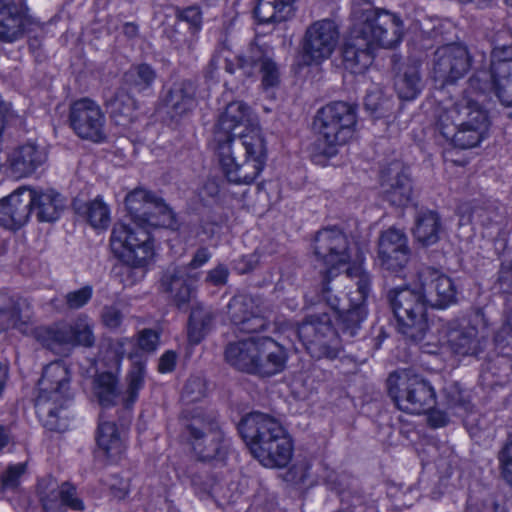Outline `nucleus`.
<instances>
[{
    "label": "nucleus",
    "instance_id": "f257e3e1",
    "mask_svg": "<svg viewBox=\"0 0 512 512\" xmlns=\"http://www.w3.org/2000/svg\"><path fill=\"white\" fill-rule=\"evenodd\" d=\"M126 210L135 224L116 223L112 229L110 246L122 261L125 283L132 285L145 276V267L153 257L150 228H177L176 215L165 200L150 190L137 187L125 197Z\"/></svg>",
    "mask_w": 512,
    "mask_h": 512
},
{
    "label": "nucleus",
    "instance_id": "f03ea898",
    "mask_svg": "<svg viewBox=\"0 0 512 512\" xmlns=\"http://www.w3.org/2000/svg\"><path fill=\"white\" fill-rule=\"evenodd\" d=\"M354 21L343 46V62L352 73L365 72L373 63L379 48L396 47L404 36V23L399 15L370 3H356L352 8Z\"/></svg>",
    "mask_w": 512,
    "mask_h": 512
},
{
    "label": "nucleus",
    "instance_id": "7ed1b4c3",
    "mask_svg": "<svg viewBox=\"0 0 512 512\" xmlns=\"http://www.w3.org/2000/svg\"><path fill=\"white\" fill-rule=\"evenodd\" d=\"M237 429L252 456L264 467L283 468L290 462L292 439L275 417L251 412L240 420Z\"/></svg>",
    "mask_w": 512,
    "mask_h": 512
},
{
    "label": "nucleus",
    "instance_id": "20e7f679",
    "mask_svg": "<svg viewBox=\"0 0 512 512\" xmlns=\"http://www.w3.org/2000/svg\"><path fill=\"white\" fill-rule=\"evenodd\" d=\"M287 349L271 337H249L227 344L225 361L235 370L259 378L282 373L288 362Z\"/></svg>",
    "mask_w": 512,
    "mask_h": 512
},
{
    "label": "nucleus",
    "instance_id": "39448f33",
    "mask_svg": "<svg viewBox=\"0 0 512 512\" xmlns=\"http://www.w3.org/2000/svg\"><path fill=\"white\" fill-rule=\"evenodd\" d=\"M183 436L197 459L204 463L224 464L231 451V439L216 413H197L183 424Z\"/></svg>",
    "mask_w": 512,
    "mask_h": 512
},
{
    "label": "nucleus",
    "instance_id": "423d86ee",
    "mask_svg": "<svg viewBox=\"0 0 512 512\" xmlns=\"http://www.w3.org/2000/svg\"><path fill=\"white\" fill-rule=\"evenodd\" d=\"M72 400L70 392V371L61 360L53 361L43 369L38 381V395L35 399L36 413L49 430H58L57 413Z\"/></svg>",
    "mask_w": 512,
    "mask_h": 512
},
{
    "label": "nucleus",
    "instance_id": "0eeeda50",
    "mask_svg": "<svg viewBox=\"0 0 512 512\" xmlns=\"http://www.w3.org/2000/svg\"><path fill=\"white\" fill-rule=\"evenodd\" d=\"M387 300L396 318L398 332L412 343H421L429 332V304L422 289L393 288L388 291Z\"/></svg>",
    "mask_w": 512,
    "mask_h": 512
},
{
    "label": "nucleus",
    "instance_id": "6e6552de",
    "mask_svg": "<svg viewBox=\"0 0 512 512\" xmlns=\"http://www.w3.org/2000/svg\"><path fill=\"white\" fill-rule=\"evenodd\" d=\"M386 382L388 395L403 412L421 414L436 404L434 387L413 369L396 370L389 374Z\"/></svg>",
    "mask_w": 512,
    "mask_h": 512
},
{
    "label": "nucleus",
    "instance_id": "1a4fd4ad",
    "mask_svg": "<svg viewBox=\"0 0 512 512\" xmlns=\"http://www.w3.org/2000/svg\"><path fill=\"white\" fill-rule=\"evenodd\" d=\"M295 334L303 348L315 359H335L339 354V340L327 313L307 316L296 328Z\"/></svg>",
    "mask_w": 512,
    "mask_h": 512
},
{
    "label": "nucleus",
    "instance_id": "9d476101",
    "mask_svg": "<svg viewBox=\"0 0 512 512\" xmlns=\"http://www.w3.org/2000/svg\"><path fill=\"white\" fill-rule=\"evenodd\" d=\"M340 31L331 19L312 22L305 30L300 42L301 59L306 65H319L335 52Z\"/></svg>",
    "mask_w": 512,
    "mask_h": 512
},
{
    "label": "nucleus",
    "instance_id": "9b49d317",
    "mask_svg": "<svg viewBox=\"0 0 512 512\" xmlns=\"http://www.w3.org/2000/svg\"><path fill=\"white\" fill-rule=\"evenodd\" d=\"M313 252L326 268V277L337 276L338 268L351 260V248L347 235L335 227L319 230L313 241Z\"/></svg>",
    "mask_w": 512,
    "mask_h": 512
},
{
    "label": "nucleus",
    "instance_id": "f8f14e48",
    "mask_svg": "<svg viewBox=\"0 0 512 512\" xmlns=\"http://www.w3.org/2000/svg\"><path fill=\"white\" fill-rule=\"evenodd\" d=\"M211 145L217 155L242 154L244 151L243 156L263 163L267 161L266 140L260 130H248L239 135L232 134L231 130H215Z\"/></svg>",
    "mask_w": 512,
    "mask_h": 512
},
{
    "label": "nucleus",
    "instance_id": "ddd939ff",
    "mask_svg": "<svg viewBox=\"0 0 512 512\" xmlns=\"http://www.w3.org/2000/svg\"><path fill=\"white\" fill-rule=\"evenodd\" d=\"M266 307L260 295L236 294L226 305V314L232 324L246 333H257L267 329Z\"/></svg>",
    "mask_w": 512,
    "mask_h": 512
},
{
    "label": "nucleus",
    "instance_id": "4468645a",
    "mask_svg": "<svg viewBox=\"0 0 512 512\" xmlns=\"http://www.w3.org/2000/svg\"><path fill=\"white\" fill-rule=\"evenodd\" d=\"M470 68V57L466 47L450 44L436 50L433 76L442 86L452 84L464 77Z\"/></svg>",
    "mask_w": 512,
    "mask_h": 512
},
{
    "label": "nucleus",
    "instance_id": "2eb2a0df",
    "mask_svg": "<svg viewBox=\"0 0 512 512\" xmlns=\"http://www.w3.org/2000/svg\"><path fill=\"white\" fill-rule=\"evenodd\" d=\"M377 248L380 266L391 272L397 273L403 270L411 256L407 235L395 227L381 232Z\"/></svg>",
    "mask_w": 512,
    "mask_h": 512
},
{
    "label": "nucleus",
    "instance_id": "dca6fc26",
    "mask_svg": "<svg viewBox=\"0 0 512 512\" xmlns=\"http://www.w3.org/2000/svg\"><path fill=\"white\" fill-rule=\"evenodd\" d=\"M380 186L383 199L392 206L404 207L412 198V182L408 168L393 160L380 171Z\"/></svg>",
    "mask_w": 512,
    "mask_h": 512
},
{
    "label": "nucleus",
    "instance_id": "f3484780",
    "mask_svg": "<svg viewBox=\"0 0 512 512\" xmlns=\"http://www.w3.org/2000/svg\"><path fill=\"white\" fill-rule=\"evenodd\" d=\"M238 65L248 76L253 75L255 68L259 67L263 91L269 97L274 96V90L281 82V73L278 65L259 46H250L246 53L239 55Z\"/></svg>",
    "mask_w": 512,
    "mask_h": 512
},
{
    "label": "nucleus",
    "instance_id": "a211bd4d",
    "mask_svg": "<svg viewBox=\"0 0 512 512\" xmlns=\"http://www.w3.org/2000/svg\"><path fill=\"white\" fill-rule=\"evenodd\" d=\"M35 24L26 7L12 0H0V42L21 40Z\"/></svg>",
    "mask_w": 512,
    "mask_h": 512
},
{
    "label": "nucleus",
    "instance_id": "6ab92c4d",
    "mask_svg": "<svg viewBox=\"0 0 512 512\" xmlns=\"http://www.w3.org/2000/svg\"><path fill=\"white\" fill-rule=\"evenodd\" d=\"M200 277V272H191L179 265H170L162 273L160 289L169 295L178 308H181L190 302L194 291L193 285Z\"/></svg>",
    "mask_w": 512,
    "mask_h": 512
},
{
    "label": "nucleus",
    "instance_id": "aec40b11",
    "mask_svg": "<svg viewBox=\"0 0 512 512\" xmlns=\"http://www.w3.org/2000/svg\"><path fill=\"white\" fill-rule=\"evenodd\" d=\"M50 348L57 345L82 346L91 348L95 344L93 324L89 317L80 314L71 324L61 325L46 330Z\"/></svg>",
    "mask_w": 512,
    "mask_h": 512
},
{
    "label": "nucleus",
    "instance_id": "412c9836",
    "mask_svg": "<svg viewBox=\"0 0 512 512\" xmlns=\"http://www.w3.org/2000/svg\"><path fill=\"white\" fill-rule=\"evenodd\" d=\"M421 289L431 307L446 308L457 301V288L453 280L433 268L420 273Z\"/></svg>",
    "mask_w": 512,
    "mask_h": 512
},
{
    "label": "nucleus",
    "instance_id": "4be33fe9",
    "mask_svg": "<svg viewBox=\"0 0 512 512\" xmlns=\"http://www.w3.org/2000/svg\"><path fill=\"white\" fill-rule=\"evenodd\" d=\"M33 194L28 186H21L0 200V225L9 229L22 227L33 212Z\"/></svg>",
    "mask_w": 512,
    "mask_h": 512
},
{
    "label": "nucleus",
    "instance_id": "5701e85b",
    "mask_svg": "<svg viewBox=\"0 0 512 512\" xmlns=\"http://www.w3.org/2000/svg\"><path fill=\"white\" fill-rule=\"evenodd\" d=\"M491 78L495 95L503 105L512 106V48H495L491 59Z\"/></svg>",
    "mask_w": 512,
    "mask_h": 512
},
{
    "label": "nucleus",
    "instance_id": "b1692460",
    "mask_svg": "<svg viewBox=\"0 0 512 512\" xmlns=\"http://www.w3.org/2000/svg\"><path fill=\"white\" fill-rule=\"evenodd\" d=\"M48 159V150L35 142H27L15 148L8 156L11 173L17 177H28L41 168Z\"/></svg>",
    "mask_w": 512,
    "mask_h": 512
},
{
    "label": "nucleus",
    "instance_id": "393cba45",
    "mask_svg": "<svg viewBox=\"0 0 512 512\" xmlns=\"http://www.w3.org/2000/svg\"><path fill=\"white\" fill-rule=\"evenodd\" d=\"M440 128L455 126L456 128H480L489 125L487 112L474 102L467 101L465 105L457 104L438 116Z\"/></svg>",
    "mask_w": 512,
    "mask_h": 512
},
{
    "label": "nucleus",
    "instance_id": "a878e982",
    "mask_svg": "<svg viewBox=\"0 0 512 512\" xmlns=\"http://www.w3.org/2000/svg\"><path fill=\"white\" fill-rule=\"evenodd\" d=\"M222 170L227 180L234 184L249 185L259 176L266 163L243 156L242 154L228 153L218 155Z\"/></svg>",
    "mask_w": 512,
    "mask_h": 512
},
{
    "label": "nucleus",
    "instance_id": "bb28decb",
    "mask_svg": "<svg viewBox=\"0 0 512 512\" xmlns=\"http://www.w3.org/2000/svg\"><path fill=\"white\" fill-rule=\"evenodd\" d=\"M357 124V107L343 101L319 109L313 121L314 128H353Z\"/></svg>",
    "mask_w": 512,
    "mask_h": 512
},
{
    "label": "nucleus",
    "instance_id": "cd10ccee",
    "mask_svg": "<svg viewBox=\"0 0 512 512\" xmlns=\"http://www.w3.org/2000/svg\"><path fill=\"white\" fill-rule=\"evenodd\" d=\"M164 107L172 121L178 123L195 107V86L191 81L175 83L164 98Z\"/></svg>",
    "mask_w": 512,
    "mask_h": 512
},
{
    "label": "nucleus",
    "instance_id": "c85d7f7f",
    "mask_svg": "<svg viewBox=\"0 0 512 512\" xmlns=\"http://www.w3.org/2000/svg\"><path fill=\"white\" fill-rule=\"evenodd\" d=\"M353 130H318L309 146L311 160L318 165H324L327 159L338 153V148L344 145L352 136Z\"/></svg>",
    "mask_w": 512,
    "mask_h": 512
},
{
    "label": "nucleus",
    "instance_id": "c756f323",
    "mask_svg": "<svg viewBox=\"0 0 512 512\" xmlns=\"http://www.w3.org/2000/svg\"><path fill=\"white\" fill-rule=\"evenodd\" d=\"M30 302L26 298L0 291V329H21L30 318Z\"/></svg>",
    "mask_w": 512,
    "mask_h": 512
},
{
    "label": "nucleus",
    "instance_id": "7c9ffc66",
    "mask_svg": "<svg viewBox=\"0 0 512 512\" xmlns=\"http://www.w3.org/2000/svg\"><path fill=\"white\" fill-rule=\"evenodd\" d=\"M133 360L130 370L127 373V388L122 397L123 416L121 417V426H125L131 419V408L138 399L139 391L144 387L146 376V361L137 353L131 355Z\"/></svg>",
    "mask_w": 512,
    "mask_h": 512
},
{
    "label": "nucleus",
    "instance_id": "2f4dec72",
    "mask_svg": "<svg viewBox=\"0 0 512 512\" xmlns=\"http://www.w3.org/2000/svg\"><path fill=\"white\" fill-rule=\"evenodd\" d=\"M69 122L72 128H103L106 115L96 101L84 97L71 104Z\"/></svg>",
    "mask_w": 512,
    "mask_h": 512
},
{
    "label": "nucleus",
    "instance_id": "473e14b6",
    "mask_svg": "<svg viewBox=\"0 0 512 512\" xmlns=\"http://www.w3.org/2000/svg\"><path fill=\"white\" fill-rule=\"evenodd\" d=\"M33 212L40 222H55L65 208L64 197L54 189L31 188Z\"/></svg>",
    "mask_w": 512,
    "mask_h": 512
},
{
    "label": "nucleus",
    "instance_id": "72a5a7b5",
    "mask_svg": "<svg viewBox=\"0 0 512 512\" xmlns=\"http://www.w3.org/2000/svg\"><path fill=\"white\" fill-rule=\"evenodd\" d=\"M367 315V306L364 303H351L348 309L338 311L334 328L336 336L342 341H352L360 334Z\"/></svg>",
    "mask_w": 512,
    "mask_h": 512
},
{
    "label": "nucleus",
    "instance_id": "f704fd0d",
    "mask_svg": "<svg viewBox=\"0 0 512 512\" xmlns=\"http://www.w3.org/2000/svg\"><path fill=\"white\" fill-rule=\"evenodd\" d=\"M443 231L442 222L436 211L419 210L414 218L412 229L415 240L424 247L436 244L440 240Z\"/></svg>",
    "mask_w": 512,
    "mask_h": 512
},
{
    "label": "nucleus",
    "instance_id": "c9c22d12",
    "mask_svg": "<svg viewBox=\"0 0 512 512\" xmlns=\"http://www.w3.org/2000/svg\"><path fill=\"white\" fill-rule=\"evenodd\" d=\"M325 485L334 491L340 498L342 504L348 507H357L363 503V496L360 493L357 482L346 474L330 471L324 478Z\"/></svg>",
    "mask_w": 512,
    "mask_h": 512
},
{
    "label": "nucleus",
    "instance_id": "e433bc0d",
    "mask_svg": "<svg viewBox=\"0 0 512 512\" xmlns=\"http://www.w3.org/2000/svg\"><path fill=\"white\" fill-rule=\"evenodd\" d=\"M93 394L103 408L115 406L120 399L119 381L112 372H101L93 379Z\"/></svg>",
    "mask_w": 512,
    "mask_h": 512
},
{
    "label": "nucleus",
    "instance_id": "4c0bfd02",
    "mask_svg": "<svg viewBox=\"0 0 512 512\" xmlns=\"http://www.w3.org/2000/svg\"><path fill=\"white\" fill-rule=\"evenodd\" d=\"M423 87L420 75V65L411 63L404 66L395 79V89L398 96L404 100H412L418 96Z\"/></svg>",
    "mask_w": 512,
    "mask_h": 512
},
{
    "label": "nucleus",
    "instance_id": "58836bf2",
    "mask_svg": "<svg viewBox=\"0 0 512 512\" xmlns=\"http://www.w3.org/2000/svg\"><path fill=\"white\" fill-rule=\"evenodd\" d=\"M296 0H259L255 15L262 23L282 22L294 13Z\"/></svg>",
    "mask_w": 512,
    "mask_h": 512
},
{
    "label": "nucleus",
    "instance_id": "ea45409f",
    "mask_svg": "<svg viewBox=\"0 0 512 512\" xmlns=\"http://www.w3.org/2000/svg\"><path fill=\"white\" fill-rule=\"evenodd\" d=\"M215 315L210 308L197 305L192 308L188 321V339L193 345L199 344L213 328Z\"/></svg>",
    "mask_w": 512,
    "mask_h": 512
},
{
    "label": "nucleus",
    "instance_id": "a19ab883",
    "mask_svg": "<svg viewBox=\"0 0 512 512\" xmlns=\"http://www.w3.org/2000/svg\"><path fill=\"white\" fill-rule=\"evenodd\" d=\"M219 128H253L258 125L257 118L243 102L229 103L218 120Z\"/></svg>",
    "mask_w": 512,
    "mask_h": 512
},
{
    "label": "nucleus",
    "instance_id": "79ce46f5",
    "mask_svg": "<svg viewBox=\"0 0 512 512\" xmlns=\"http://www.w3.org/2000/svg\"><path fill=\"white\" fill-rule=\"evenodd\" d=\"M478 330L474 326L455 328L448 333V343L459 355H478L480 352Z\"/></svg>",
    "mask_w": 512,
    "mask_h": 512
},
{
    "label": "nucleus",
    "instance_id": "37998d69",
    "mask_svg": "<svg viewBox=\"0 0 512 512\" xmlns=\"http://www.w3.org/2000/svg\"><path fill=\"white\" fill-rule=\"evenodd\" d=\"M97 444L108 457L116 458L124 451V444L115 422L101 421L98 426Z\"/></svg>",
    "mask_w": 512,
    "mask_h": 512
},
{
    "label": "nucleus",
    "instance_id": "c03bdc74",
    "mask_svg": "<svg viewBox=\"0 0 512 512\" xmlns=\"http://www.w3.org/2000/svg\"><path fill=\"white\" fill-rule=\"evenodd\" d=\"M37 495L45 512H66L61 501L59 484L51 476L41 478L37 483Z\"/></svg>",
    "mask_w": 512,
    "mask_h": 512
},
{
    "label": "nucleus",
    "instance_id": "a18cd8bd",
    "mask_svg": "<svg viewBox=\"0 0 512 512\" xmlns=\"http://www.w3.org/2000/svg\"><path fill=\"white\" fill-rule=\"evenodd\" d=\"M77 212L87 219L94 228H107L110 223L108 206L100 199L87 202L77 208Z\"/></svg>",
    "mask_w": 512,
    "mask_h": 512
},
{
    "label": "nucleus",
    "instance_id": "49530a36",
    "mask_svg": "<svg viewBox=\"0 0 512 512\" xmlns=\"http://www.w3.org/2000/svg\"><path fill=\"white\" fill-rule=\"evenodd\" d=\"M156 77L155 71L147 64L132 66L125 74L127 84L137 91H143L150 87Z\"/></svg>",
    "mask_w": 512,
    "mask_h": 512
},
{
    "label": "nucleus",
    "instance_id": "de8ad7c7",
    "mask_svg": "<svg viewBox=\"0 0 512 512\" xmlns=\"http://www.w3.org/2000/svg\"><path fill=\"white\" fill-rule=\"evenodd\" d=\"M441 134L453 147L459 149L473 148L484 138L479 130H441Z\"/></svg>",
    "mask_w": 512,
    "mask_h": 512
},
{
    "label": "nucleus",
    "instance_id": "09e8293b",
    "mask_svg": "<svg viewBox=\"0 0 512 512\" xmlns=\"http://www.w3.org/2000/svg\"><path fill=\"white\" fill-rule=\"evenodd\" d=\"M190 485L195 495L203 500L212 497L213 490L218 483L217 477L206 471H194L189 475Z\"/></svg>",
    "mask_w": 512,
    "mask_h": 512
},
{
    "label": "nucleus",
    "instance_id": "8fccbe9b",
    "mask_svg": "<svg viewBox=\"0 0 512 512\" xmlns=\"http://www.w3.org/2000/svg\"><path fill=\"white\" fill-rule=\"evenodd\" d=\"M109 104L112 117L116 119L115 124L125 126L133 110V100L124 92H118Z\"/></svg>",
    "mask_w": 512,
    "mask_h": 512
},
{
    "label": "nucleus",
    "instance_id": "3c124183",
    "mask_svg": "<svg viewBox=\"0 0 512 512\" xmlns=\"http://www.w3.org/2000/svg\"><path fill=\"white\" fill-rule=\"evenodd\" d=\"M93 288L86 285L78 290L70 291L64 296V301L56 307L61 309L77 310L84 307L92 298Z\"/></svg>",
    "mask_w": 512,
    "mask_h": 512
},
{
    "label": "nucleus",
    "instance_id": "603ef678",
    "mask_svg": "<svg viewBox=\"0 0 512 512\" xmlns=\"http://www.w3.org/2000/svg\"><path fill=\"white\" fill-rule=\"evenodd\" d=\"M335 276L326 277V271L322 274V284L319 293L317 294L318 302L325 303L335 313L340 311L341 298L330 286V281Z\"/></svg>",
    "mask_w": 512,
    "mask_h": 512
},
{
    "label": "nucleus",
    "instance_id": "864d4df0",
    "mask_svg": "<svg viewBox=\"0 0 512 512\" xmlns=\"http://www.w3.org/2000/svg\"><path fill=\"white\" fill-rule=\"evenodd\" d=\"M25 471V463L9 465L0 477L1 490H16L20 484V478Z\"/></svg>",
    "mask_w": 512,
    "mask_h": 512
},
{
    "label": "nucleus",
    "instance_id": "5fc2aeb1",
    "mask_svg": "<svg viewBox=\"0 0 512 512\" xmlns=\"http://www.w3.org/2000/svg\"><path fill=\"white\" fill-rule=\"evenodd\" d=\"M348 272L356 279L355 284L357 286V293L359 294V298L355 303L366 304V299L368 298L371 291V275L361 267L349 268Z\"/></svg>",
    "mask_w": 512,
    "mask_h": 512
},
{
    "label": "nucleus",
    "instance_id": "6e6d98bb",
    "mask_svg": "<svg viewBox=\"0 0 512 512\" xmlns=\"http://www.w3.org/2000/svg\"><path fill=\"white\" fill-rule=\"evenodd\" d=\"M59 492L63 508H70L74 511H84L85 505L83 500L78 496L77 489L69 482H63L59 485Z\"/></svg>",
    "mask_w": 512,
    "mask_h": 512
},
{
    "label": "nucleus",
    "instance_id": "4d7b16f0",
    "mask_svg": "<svg viewBox=\"0 0 512 512\" xmlns=\"http://www.w3.org/2000/svg\"><path fill=\"white\" fill-rule=\"evenodd\" d=\"M444 404L448 409H468V401H466L462 390L457 383H451L443 389Z\"/></svg>",
    "mask_w": 512,
    "mask_h": 512
},
{
    "label": "nucleus",
    "instance_id": "13d9d810",
    "mask_svg": "<svg viewBox=\"0 0 512 512\" xmlns=\"http://www.w3.org/2000/svg\"><path fill=\"white\" fill-rule=\"evenodd\" d=\"M501 476L512 487V440H508L498 452Z\"/></svg>",
    "mask_w": 512,
    "mask_h": 512
},
{
    "label": "nucleus",
    "instance_id": "bf43d9fd",
    "mask_svg": "<svg viewBox=\"0 0 512 512\" xmlns=\"http://www.w3.org/2000/svg\"><path fill=\"white\" fill-rule=\"evenodd\" d=\"M205 383L200 377H191L183 388V396L190 402L200 400L205 395Z\"/></svg>",
    "mask_w": 512,
    "mask_h": 512
},
{
    "label": "nucleus",
    "instance_id": "052dcab7",
    "mask_svg": "<svg viewBox=\"0 0 512 512\" xmlns=\"http://www.w3.org/2000/svg\"><path fill=\"white\" fill-rule=\"evenodd\" d=\"M494 341L500 349L512 348V311L506 316L502 326L495 334Z\"/></svg>",
    "mask_w": 512,
    "mask_h": 512
},
{
    "label": "nucleus",
    "instance_id": "680f3d73",
    "mask_svg": "<svg viewBox=\"0 0 512 512\" xmlns=\"http://www.w3.org/2000/svg\"><path fill=\"white\" fill-rule=\"evenodd\" d=\"M494 341L500 349L512 348V311L506 316L502 326L495 334Z\"/></svg>",
    "mask_w": 512,
    "mask_h": 512
},
{
    "label": "nucleus",
    "instance_id": "e2e57ef3",
    "mask_svg": "<svg viewBox=\"0 0 512 512\" xmlns=\"http://www.w3.org/2000/svg\"><path fill=\"white\" fill-rule=\"evenodd\" d=\"M177 18L189 24L193 32H198L202 27V13L196 6H190L177 12Z\"/></svg>",
    "mask_w": 512,
    "mask_h": 512
},
{
    "label": "nucleus",
    "instance_id": "0e129e2a",
    "mask_svg": "<svg viewBox=\"0 0 512 512\" xmlns=\"http://www.w3.org/2000/svg\"><path fill=\"white\" fill-rule=\"evenodd\" d=\"M497 284L503 293L512 294V260L501 264Z\"/></svg>",
    "mask_w": 512,
    "mask_h": 512
},
{
    "label": "nucleus",
    "instance_id": "69168bd1",
    "mask_svg": "<svg viewBox=\"0 0 512 512\" xmlns=\"http://www.w3.org/2000/svg\"><path fill=\"white\" fill-rule=\"evenodd\" d=\"M229 274V269L225 264H218L207 272L205 282L213 286H224L228 281Z\"/></svg>",
    "mask_w": 512,
    "mask_h": 512
},
{
    "label": "nucleus",
    "instance_id": "338daca9",
    "mask_svg": "<svg viewBox=\"0 0 512 512\" xmlns=\"http://www.w3.org/2000/svg\"><path fill=\"white\" fill-rule=\"evenodd\" d=\"M159 335L152 329H144L138 338V346L144 352H154L158 346Z\"/></svg>",
    "mask_w": 512,
    "mask_h": 512
},
{
    "label": "nucleus",
    "instance_id": "774afa93",
    "mask_svg": "<svg viewBox=\"0 0 512 512\" xmlns=\"http://www.w3.org/2000/svg\"><path fill=\"white\" fill-rule=\"evenodd\" d=\"M101 318L106 327L115 329L120 326L123 316L117 307L105 306L102 310Z\"/></svg>",
    "mask_w": 512,
    "mask_h": 512
}]
</instances>
